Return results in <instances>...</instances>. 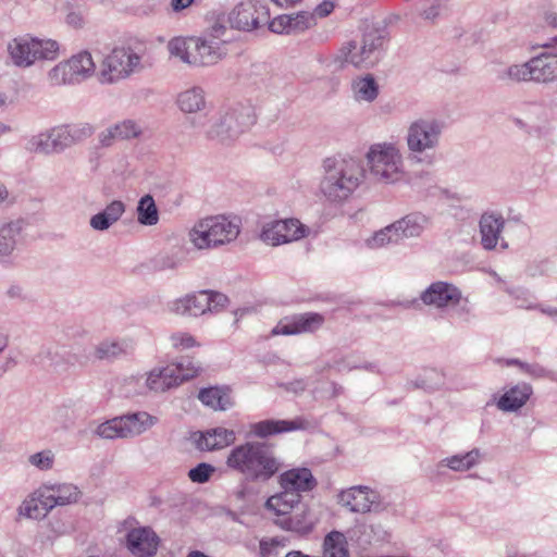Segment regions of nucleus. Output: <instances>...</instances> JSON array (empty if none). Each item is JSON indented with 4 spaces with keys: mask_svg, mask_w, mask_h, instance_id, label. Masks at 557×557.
I'll return each mask as SVG.
<instances>
[{
    "mask_svg": "<svg viewBox=\"0 0 557 557\" xmlns=\"http://www.w3.org/2000/svg\"><path fill=\"white\" fill-rule=\"evenodd\" d=\"M428 224V219L418 213L408 214L401 220L393 223L398 240L408 237L419 236Z\"/></svg>",
    "mask_w": 557,
    "mask_h": 557,
    "instance_id": "obj_33",
    "label": "nucleus"
},
{
    "mask_svg": "<svg viewBox=\"0 0 557 557\" xmlns=\"http://www.w3.org/2000/svg\"><path fill=\"white\" fill-rule=\"evenodd\" d=\"M272 1L281 8H288V7L296 4L300 0H272Z\"/></svg>",
    "mask_w": 557,
    "mask_h": 557,
    "instance_id": "obj_57",
    "label": "nucleus"
},
{
    "mask_svg": "<svg viewBox=\"0 0 557 557\" xmlns=\"http://www.w3.org/2000/svg\"><path fill=\"white\" fill-rule=\"evenodd\" d=\"M8 196H9V193L5 188V186L0 185V202L4 201L8 198Z\"/></svg>",
    "mask_w": 557,
    "mask_h": 557,
    "instance_id": "obj_58",
    "label": "nucleus"
},
{
    "mask_svg": "<svg viewBox=\"0 0 557 557\" xmlns=\"http://www.w3.org/2000/svg\"><path fill=\"white\" fill-rule=\"evenodd\" d=\"M504 227L502 216L494 214H483L480 221V232L482 245L485 249H494L498 243L500 232Z\"/></svg>",
    "mask_w": 557,
    "mask_h": 557,
    "instance_id": "obj_31",
    "label": "nucleus"
},
{
    "mask_svg": "<svg viewBox=\"0 0 557 557\" xmlns=\"http://www.w3.org/2000/svg\"><path fill=\"white\" fill-rule=\"evenodd\" d=\"M69 132V126L62 125L52 128L48 134L39 135L37 141L35 143L36 150L44 153H49L71 146L72 139Z\"/></svg>",
    "mask_w": 557,
    "mask_h": 557,
    "instance_id": "obj_27",
    "label": "nucleus"
},
{
    "mask_svg": "<svg viewBox=\"0 0 557 557\" xmlns=\"http://www.w3.org/2000/svg\"><path fill=\"white\" fill-rule=\"evenodd\" d=\"M367 157L371 173L379 180L396 182L401 178V156L393 145H374Z\"/></svg>",
    "mask_w": 557,
    "mask_h": 557,
    "instance_id": "obj_7",
    "label": "nucleus"
},
{
    "mask_svg": "<svg viewBox=\"0 0 557 557\" xmlns=\"http://www.w3.org/2000/svg\"><path fill=\"white\" fill-rule=\"evenodd\" d=\"M139 134V128L132 121H124L116 124L112 128H109L107 133L102 134L101 143L104 146H109L115 139H128L136 137Z\"/></svg>",
    "mask_w": 557,
    "mask_h": 557,
    "instance_id": "obj_36",
    "label": "nucleus"
},
{
    "mask_svg": "<svg viewBox=\"0 0 557 557\" xmlns=\"http://www.w3.org/2000/svg\"><path fill=\"white\" fill-rule=\"evenodd\" d=\"M172 346L176 349L184 350L199 346L195 337L189 333L178 332L171 335Z\"/></svg>",
    "mask_w": 557,
    "mask_h": 557,
    "instance_id": "obj_45",
    "label": "nucleus"
},
{
    "mask_svg": "<svg viewBox=\"0 0 557 557\" xmlns=\"http://www.w3.org/2000/svg\"><path fill=\"white\" fill-rule=\"evenodd\" d=\"M90 225L95 230L103 231L107 230L111 224V222L108 220V218L104 215L103 212H100L96 215H94L90 220Z\"/></svg>",
    "mask_w": 557,
    "mask_h": 557,
    "instance_id": "obj_54",
    "label": "nucleus"
},
{
    "mask_svg": "<svg viewBox=\"0 0 557 557\" xmlns=\"http://www.w3.org/2000/svg\"><path fill=\"white\" fill-rule=\"evenodd\" d=\"M8 53L16 66L29 67L36 61L55 60L60 54V45L53 39L23 35L8 44Z\"/></svg>",
    "mask_w": 557,
    "mask_h": 557,
    "instance_id": "obj_6",
    "label": "nucleus"
},
{
    "mask_svg": "<svg viewBox=\"0 0 557 557\" xmlns=\"http://www.w3.org/2000/svg\"><path fill=\"white\" fill-rule=\"evenodd\" d=\"M355 98L363 101H373L379 94V86L371 75L359 77L352 83Z\"/></svg>",
    "mask_w": 557,
    "mask_h": 557,
    "instance_id": "obj_37",
    "label": "nucleus"
},
{
    "mask_svg": "<svg viewBox=\"0 0 557 557\" xmlns=\"http://www.w3.org/2000/svg\"><path fill=\"white\" fill-rule=\"evenodd\" d=\"M398 238L396 237V231L393 224L386 226L385 228L376 232L369 240L368 245L371 248H380L391 243H398Z\"/></svg>",
    "mask_w": 557,
    "mask_h": 557,
    "instance_id": "obj_41",
    "label": "nucleus"
},
{
    "mask_svg": "<svg viewBox=\"0 0 557 557\" xmlns=\"http://www.w3.org/2000/svg\"><path fill=\"white\" fill-rule=\"evenodd\" d=\"M126 543L133 555L150 557L158 550L159 537L150 528H136L127 534Z\"/></svg>",
    "mask_w": 557,
    "mask_h": 557,
    "instance_id": "obj_21",
    "label": "nucleus"
},
{
    "mask_svg": "<svg viewBox=\"0 0 557 557\" xmlns=\"http://www.w3.org/2000/svg\"><path fill=\"white\" fill-rule=\"evenodd\" d=\"M194 1L195 0H172L171 7L175 12H178L191 5Z\"/></svg>",
    "mask_w": 557,
    "mask_h": 557,
    "instance_id": "obj_55",
    "label": "nucleus"
},
{
    "mask_svg": "<svg viewBox=\"0 0 557 557\" xmlns=\"http://www.w3.org/2000/svg\"><path fill=\"white\" fill-rule=\"evenodd\" d=\"M240 232L238 219L212 215L199 220L189 232V239L198 249H211L228 244Z\"/></svg>",
    "mask_w": 557,
    "mask_h": 557,
    "instance_id": "obj_5",
    "label": "nucleus"
},
{
    "mask_svg": "<svg viewBox=\"0 0 557 557\" xmlns=\"http://www.w3.org/2000/svg\"><path fill=\"white\" fill-rule=\"evenodd\" d=\"M95 72V62L89 52L83 51L58 63L48 74L51 85L60 86L78 83Z\"/></svg>",
    "mask_w": 557,
    "mask_h": 557,
    "instance_id": "obj_8",
    "label": "nucleus"
},
{
    "mask_svg": "<svg viewBox=\"0 0 557 557\" xmlns=\"http://www.w3.org/2000/svg\"><path fill=\"white\" fill-rule=\"evenodd\" d=\"M317 523L308 506H304L300 512L276 521L282 529L287 531L307 534L311 532Z\"/></svg>",
    "mask_w": 557,
    "mask_h": 557,
    "instance_id": "obj_29",
    "label": "nucleus"
},
{
    "mask_svg": "<svg viewBox=\"0 0 557 557\" xmlns=\"http://www.w3.org/2000/svg\"><path fill=\"white\" fill-rule=\"evenodd\" d=\"M322 557H348L347 541L343 533L332 531L325 536Z\"/></svg>",
    "mask_w": 557,
    "mask_h": 557,
    "instance_id": "obj_35",
    "label": "nucleus"
},
{
    "mask_svg": "<svg viewBox=\"0 0 557 557\" xmlns=\"http://www.w3.org/2000/svg\"><path fill=\"white\" fill-rule=\"evenodd\" d=\"M307 421L297 418L292 421L286 420H264L251 424L250 431L258 437H267L282 432H289L307 428Z\"/></svg>",
    "mask_w": 557,
    "mask_h": 557,
    "instance_id": "obj_25",
    "label": "nucleus"
},
{
    "mask_svg": "<svg viewBox=\"0 0 557 557\" xmlns=\"http://www.w3.org/2000/svg\"><path fill=\"white\" fill-rule=\"evenodd\" d=\"M29 462L40 470H48L53 465V454L50 450L34 454L29 457Z\"/></svg>",
    "mask_w": 557,
    "mask_h": 557,
    "instance_id": "obj_47",
    "label": "nucleus"
},
{
    "mask_svg": "<svg viewBox=\"0 0 557 557\" xmlns=\"http://www.w3.org/2000/svg\"><path fill=\"white\" fill-rule=\"evenodd\" d=\"M210 298L207 296V290H200L196 294L186 295L176 299L171 310L178 315L198 317L208 311Z\"/></svg>",
    "mask_w": 557,
    "mask_h": 557,
    "instance_id": "obj_23",
    "label": "nucleus"
},
{
    "mask_svg": "<svg viewBox=\"0 0 557 557\" xmlns=\"http://www.w3.org/2000/svg\"><path fill=\"white\" fill-rule=\"evenodd\" d=\"M256 122L255 115L250 109H243L240 111L233 110L225 114L219 124L215 125L212 136L221 138L222 140L234 137L243 133L246 128L253 125Z\"/></svg>",
    "mask_w": 557,
    "mask_h": 557,
    "instance_id": "obj_16",
    "label": "nucleus"
},
{
    "mask_svg": "<svg viewBox=\"0 0 557 557\" xmlns=\"http://www.w3.org/2000/svg\"><path fill=\"white\" fill-rule=\"evenodd\" d=\"M285 557H308V555H305L299 550H292L288 552Z\"/></svg>",
    "mask_w": 557,
    "mask_h": 557,
    "instance_id": "obj_59",
    "label": "nucleus"
},
{
    "mask_svg": "<svg viewBox=\"0 0 557 557\" xmlns=\"http://www.w3.org/2000/svg\"><path fill=\"white\" fill-rule=\"evenodd\" d=\"M532 394L533 388L529 383H518L500 396L497 407L503 411H516L528 403Z\"/></svg>",
    "mask_w": 557,
    "mask_h": 557,
    "instance_id": "obj_26",
    "label": "nucleus"
},
{
    "mask_svg": "<svg viewBox=\"0 0 557 557\" xmlns=\"http://www.w3.org/2000/svg\"><path fill=\"white\" fill-rule=\"evenodd\" d=\"M201 403L214 410H226L233 406L230 391L219 387H209L199 392Z\"/></svg>",
    "mask_w": 557,
    "mask_h": 557,
    "instance_id": "obj_34",
    "label": "nucleus"
},
{
    "mask_svg": "<svg viewBox=\"0 0 557 557\" xmlns=\"http://www.w3.org/2000/svg\"><path fill=\"white\" fill-rule=\"evenodd\" d=\"M421 299L425 305L443 308L458 305L461 293L451 284L435 282L422 294Z\"/></svg>",
    "mask_w": 557,
    "mask_h": 557,
    "instance_id": "obj_22",
    "label": "nucleus"
},
{
    "mask_svg": "<svg viewBox=\"0 0 557 557\" xmlns=\"http://www.w3.org/2000/svg\"><path fill=\"white\" fill-rule=\"evenodd\" d=\"M321 191L330 201L346 200L359 186L363 170L354 159H326Z\"/></svg>",
    "mask_w": 557,
    "mask_h": 557,
    "instance_id": "obj_2",
    "label": "nucleus"
},
{
    "mask_svg": "<svg viewBox=\"0 0 557 557\" xmlns=\"http://www.w3.org/2000/svg\"><path fill=\"white\" fill-rule=\"evenodd\" d=\"M300 499L301 496H299L298 493L283 490L282 492L270 496L267 499L264 507L276 517H285L289 515L297 505L300 504Z\"/></svg>",
    "mask_w": 557,
    "mask_h": 557,
    "instance_id": "obj_28",
    "label": "nucleus"
},
{
    "mask_svg": "<svg viewBox=\"0 0 557 557\" xmlns=\"http://www.w3.org/2000/svg\"><path fill=\"white\" fill-rule=\"evenodd\" d=\"M225 465L232 471L261 482L270 480L281 469V462L273 450L259 442H247L232 448Z\"/></svg>",
    "mask_w": 557,
    "mask_h": 557,
    "instance_id": "obj_1",
    "label": "nucleus"
},
{
    "mask_svg": "<svg viewBox=\"0 0 557 557\" xmlns=\"http://www.w3.org/2000/svg\"><path fill=\"white\" fill-rule=\"evenodd\" d=\"M11 227L5 226L0 233V253L5 255L13 249L14 240L11 235Z\"/></svg>",
    "mask_w": 557,
    "mask_h": 557,
    "instance_id": "obj_51",
    "label": "nucleus"
},
{
    "mask_svg": "<svg viewBox=\"0 0 557 557\" xmlns=\"http://www.w3.org/2000/svg\"><path fill=\"white\" fill-rule=\"evenodd\" d=\"M285 542L283 539L273 537L270 540L260 541V555L261 557H272L276 553L280 546H284Z\"/></svg>",
    "mask_w": 557,
    "mask_h": 557,
    "instance_id": "obj_48",
    "label": "nucleus"
},
{
    "mask_svg": "<svg viewBox=\"0 0 557 557\" xmlns=\"http://www.w3.org/2000/svg\"><path fill=\"white\" fill-rule=\"evenodd\" d=\"M508 77L515 82L533 81L532 60L521 65H513L508 69Z\"/></svg>",
    "mask_w": 557,
    "mask_h": 557,
    "instance_id": "obj_42",
    "label": "nucleus"
},
{
    "mask_svg": "<svg viewBox=\"0 0 557 557\" xmlns=\"http://www.w3.org/2000/svg\"><path fill=\"white\" fill-rule=\"evenodd\" d=\"M278 484L282 490L298 493V495L301 496V493L314 490L318 482L310 469L298 467L281 473Z\"/></svg>",
    "mask_w": 557,
    "mask_h": 557,
    "instance_id": "obj_18",
    "label": "nucleus"
},
{
    "mask_svg": "<svg viewBox=\"0 0 557 557\" xmlns=\"http://www.w3.org/2000/svg\"><path fill=\"white\" fill-rule=\"evenodd\" d=\"M140 58L125 47L114 48L101 62L102 82L113 83L129 76L139 65Z\"/></svg>",
    "mask_w": 557,
    "mask_h": 557,
    "instance_id": "obj_11",
    "label": "nucleus"
},
{
    "mask_svg": "<svg viewBox=\"0 0 557 557\" xmlns=\"http://www.w3.org/2000/svg\"><path fill=\"white\" fill-rule=\"evenodd\" d=\"M504 364L507 367L517 366L524 373L530 374V375L542 376L544 373V370L542 368H536L534 366L524 363V362L520 361L519 359H507L504 361Z\"/></svg>",
    "mask_w": 557,
    "mask_h": 557,
    "instance_id": "obj_50",
    "label": "nucleus"
},
{
    "mask_svg": "<svg viewBox=\"0 0 557 557\" xmlns=\"http://www.w3.org/2000/svg\"><path fill=\"white\" fill-rule=\"evenodd\" d=\"M437 15H438V8L434 7V5L423 12V16L428 20H433Z\"/></svg>",
    "mask_w": 557,
    "mask_h": 557,
    "instance_id": "obj_56",
    "label": "nucleus"
},
{
    "mask_svg": "<svg viewBox=\"0 0 557 557\" xmlns=\"http://www.w3.org/2000/svg\"><path fill=\"white\" fill-rule=\"evenodd\" d=\"M42 486L32 493L20 506V516L30 519H40L46 517L52 508H48V504L46 505V503L49 502L42 497Z\"/></svg>",
    "mask_w": 557,
    "mask_h": 557,
    "instance_id": "obj_32",
    "label": "nucleus"
},
{
    "mask_svg": "<svg viewBox=\"0 0 557 557\" xmlns=\"http://www.w3.org/2000/svg\"><path fill=\"white\" fill-rule=\"evenodd\" d=\"M244 496H245V492H244V491H239V492H237V497H238V498L243 499V498H244Z\"/></svg>",
    "mask_w": 557,
    "mask_h": 557,
    "instance_id": "obj_62",
    "label": "nucleus"
},
{
    "mask_svg": "<svg viewBox=\"0 0 557 557\" xmlns=\"http://www.w3.org/2000/svg\"><path fill=\"white\" fill-rule=\"evenodd\" d=\"M270 22V11L259 0L239 3L230 15L232 27L240 30H252Z\"/></svg>",
    "mask_w": 557,
    "mask_h": 557,
    "instance_id": "obj_12",
    "label": "nucleus"
},
{
    "mask_svg": "<svg viewBox=\"0 0 557 557\" xmlns=\"http://www.w3.org/2000/svg\"><path fill=\"white\" fill-rule=\"evenodd\" d=\"M72 139V145L79 143L92 134V127L86 123H79L74 125H67Z\"/></svg>",
    "mask_w": 557,
    "mask_h": 557,
    "instance_id": "obj_46",
    "label": "nucleus"
},
{
    "mask_svg": "<svg viewBox=\"0 0 557 557\" xmlns=\"http://www.w3.org/2000/svg\"><path fill=\"white\" fill-rule=\"evenodd\" d=\"M178 106L184 112H196L205 106L202 90L193 88L182 92L177 99Z\"/></svg>",
    "mask_w": 557,
    "mask_h": 557,
    "instance_id": "obj_39",
    "label": "nucleus"
},
{
    "mask_svg": "<svg viewBox=\"0 0 557 557\" xmlns=\"http://www.w3.org/2000/svg\"><path fill=\"white\" fill-rule=\"evenodd\" d=\"M7 343H8L7 337L0 335V351H2L4 349V347L7 346Z\"/></svg>",
    "mask_w": 557,
    "mask_h": 557,
    "instance_id": "obj_61",
    "label": "nucleus"
},
{
    "mask_svg": "<svg viewBox=\"0 0 557 557\" xmlns=\"http://www.w3.org/2000/svg\"><path fill=\"white\" fill-rule=\"evenodd\" d=\"M440 127L433 121L419 120L412 123L408 131V147L412 151L421 152L432 148L438 139Z\"/></svg>",
    "mask_w": 557,
    "mask_h": 557,
    "instance_id": "obj_17",
    "label": "nucleus"
},
{
    "mask_svg": "<svg viewBox=\"0 0 557 557\" xmlns=\"http://www.w3.org/2000/svg\"><path fill=\"white\" fill-rule=\"evenodd\" d=\"M317 25L314 14L299 11L293 14H281L269 22V29L275 34L297 35Z\"/></svg>",
    "mask_w": 557,
    "mask_h": 557,
    "instance_id": "obj_15",
    "label": "nucleus"
},
{
    "mask_svg": "<svg viewBox=\"0 0 557 557\" xmlns=\"http://www.w3.org/2000/svg\"><path fill=\"white\" fill-rule=\"evenodd\" d=\"M309 235V228L297 219L278 220L268 223L261 233V239L272 246L299 240Z\"/></svg>",
    "mask_w": 557,
    "mask_h": 557,
    "instance_id": "obj_13",
    "label": "nucleus"
},
{
    "mask_svg": "<svg viewBox=\"0 0 557 557\" xmlns=\"http://www.w3.org/2000/svg\"><path fill=\"white\" fill-rule=\"evenodd\" d=\"M377 495L368 486H352L338 494V503L352 512H368L376 502Z\"/></svg>",
    "mask_w": 557,
    "mask_h": 557,
    "instance_id": "obj_20",
    "label": "nucleus"
},
{
    "mask_svg": "<svg viewBox=\"0 0 557 557\" xmlns=\"http://www.w3.org/2000/svg\"><path fill=\"white\" fill-rule=\"evenodd\" d=\"M200 368L193 361L186 363H171L166 367L153 370L147 379V386L153 392H165L169 388L180 385L184 381L195 377Z\"/></svg>",
    "mask_w": 557,
    "mask_h": 557,
    "instance_id": "obj_10",
    "label": "nucleus"
},
{
    "mask_svg": "<svg viewBox=\"0 0 557 557\" xmlns=\"http://www.w3.org/2000/svg\"><path fill=\"white\" fill-rule=\"evenodd\" d=\"M533 81L547 83L557 79V54L543 53L532 59Z\"/></svg>",
    "mask_w": 557,
    "mask_h": 557,
    "instance_id": "obj_30",
    "label": "nucleus"
},
{
    "mask_svg": "<svg viewBox=\"0 0 557 557\" xmlns=\"http://www.w3.org/2000/svg\"><path fill=\"white\" fill-rule=\"evenodd\" d=\"M324 317L318 312H305L285 317L278 321L271 334L276 335H298L302 333H313L324 324Z\"/></svg>",
    "mask_w": 557,
    "mask_h": 557,
    "instance_id": "obj_14",
    "label": "nucleus"
},
{
    "mask_svg": "<svg viewBox=\"0 0 557 557\" xmlns=\"http://www.w3.org/2000/svg\"><path fill=\"white\" fill-rule=\"evenodd\" d=\"M480 457V453L478 449H473L468 451L465 455H456L450 458H447L446 466L455 471H466L473 467Z\"/></svg>",
    "mask_w": 557,
    "mask_h": 557,
    "instance_id": "obj_40",
    "label": "nucleus"
},
{
    "mask_svg": "<svg viewBox=\"0 0 557 557\" xmlns=\"http://www.w3.org/2000/svg\"><path fill=\"white\" fill-rule=\"evenodd\" d=\"M215 468L209 463L201 462L188 472V478L195 483H206L214 473Z\"/></svg>",
    "mask_w": 557,
    "mask_h": 557,
    "instance_id": "obj_43",
    "label": "nucleus"
},
{
    "mask_svg": "<svg viewBox=\"0 0 557 557\" xmlns=\"http://www.w3.org/2000/svg\"><path fill=\"white\" fill-rule=\"evenodd\" d=\"M138 222L143 225H156L159 221V212L153 198L150 195L144 196L137 207Z\"/></svg>",
    "mask_w": 557,
    "mask_h": 557,
    "instance_id": "obj_38",
    "label": "nucleus"
},
{
    "mask_svg": "<svg viewBox=\"0 0 557 557\" xmlns=\"http://www.w3.org/2000/svg\"><path fill=\"white\" fill-rule=\"evenodd\" d=\"M194 443L202 451H213L226 448L235 443L236 433L225 428H213L206 432L195 433Z\"/></svg>",
    "mask_w": 557,
    "mask_h": 557,
    "instance_id": "obj_19",
    "label": "nucleus"
},
{
    "mask_svg": "<svg viewBox=\"0 0 557 557\" xmlns=\"http://www.w3.org/2000/svg\"><path fill=\"white\" fill-rule=\"evenodd\" d=\"M334 8L335 5L332 1L325 0L318 4L312 13L314 14V18H317V16L326 17L333 12Z\"/></svg>",
    "mask_w": 557,
    "mask_h": 557,
    "instance_id": "obj_53",
    "label": "nucleus"
},
{
    "mask_svg": "<svg viewBox=\"0 0 557 557\" xmlns=\"http://www.w3.org/2000/svg\"><path fill=\"white\" fill-rule=\"evenodd\" d=\"M154 422L156 418L147 412H137L114 418L100 424L97 433L103 438L129 437L141 434Z\"/></svg>",
    "mask_w": 557,
    "mask_h": 557,
    "instance_id": "obj_9",
    "label": "nucleus"
},
{
    "mask_svg": "<svg viewBox=\"0 0 557 557\" xmlns=\"http://www.w3.org/2000/svg\"><path fill=\"white\" fill-rule=\"evenodd\" d=\"M381 46L380 32L373 26L366 25L354 38L343 44L336 54V60L342 65L369 69L377 62Z\"/></svg>",
    "mask_w": 557,
    "mask_h": 557,
    "instance_id": "obj_4",
    "label": "nucleus"
},
{
    "mask_svg": "<svg viewBox=\"0 0 557 557\" xmlns=\"http://www.w3.org/2000/svg\"><path fill=\"white\" fill-rule=\"evenodd\" d=\"M127 346H122L120 343H102L96 350V356L99 359L114 358L122 352H126Z\"/></svg>",
    "mask_w": 557,
    "mask_h": 557,
    "instance_id": "obj_44",
    "label": "nucleus"
},
{
    "mask_svg": "<svg viewBox=\"0 0 557 557\" xmlns=\"http://www.w3.org/2000/svg\"><path fill=\"white\" fill-rule=\"evenodd\" d=\"M187 557H208L206 554L199 550H193L190 552Z\"/></svg>",
    "mask_w": 557,
    "mask_h": 557,
    "instance_id": "obj_60",
    "label": "nucleus"
},
{
    "mask_svg": "<svg viewBox=\"0 0 557 557\" xmlns=\"http://www.w3.org/2000/svg\"><path fill=\"white\" fill-rule=\"evenodd\" d=\"M171 55L190 65H213L227 54V42L213 35L176 37L168 45Z\"/></svg>",
    "mask_w": 557,
    "mask_h": 557,
    "instance_id": "obj_3",
    "label": "nucleus"
},
{
    "mask_svg": "<svg viewBox=\"0 0 557 557\" xmlns=\"http://www.w3.org/2000/svg\"><path fill=\"white\" fill-rule=\"evenodd\" d=\"M207 296L210 298V300L208 301L209 302L208 311H210V312L219 311V310L223 309L228 302L227 297L221 293L207 290Z\"/></svg>",
    "mask_w": 557,
    "mask_h": 557,
    "instance_id": "obj_49",
    "label": "nucleus"
},
{
    "mask_svg": "<svg viewBox=\"0 0 557 557\" xmlns=\"http://www.w3.org/2000/svg\"><path fill=\"white\" fill-rule=\"evenodd\" d=\"M42 497L48 500V508L66 506L76 503L81 497L79 490L73 484L42 485Z\"/></svg>",
    "mask_w": 557,
    "mask_h": 557,
    "instance_id": "obj_24",
    "label": "nucleus"
},
{
    "mask_svg": "<svg viewBox=\"0 0 557 557\" xmlns=\"http://www.w3.org/2000/svg\"><path fill=\"white\" fill-rule=\"evenodd\" d=\"M124 212V205L121 201H112L103 211L108 220L113 224Z\"/></svg>",
    "mask_w": 557,
    "mask_h": 557,
    "instance_id": "obj_52",
    "label": "nucleus"
}]
</instances>
